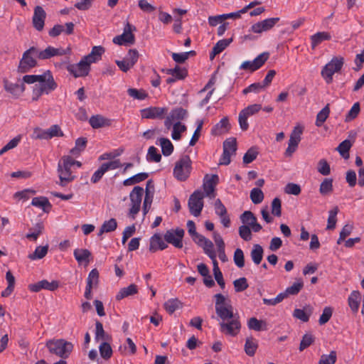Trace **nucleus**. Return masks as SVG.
Masks as SVG:
<instances>
[{"instance_id":"f257e3e1","label":"nucleus","mask_w":364,"mask_h":364,"mask_svg":"<svg viewBox=\"0 0 364 364\" xmlns=\"http://www.w3.org/2000/svg\"><path fill=\"white\" fill-rule=\"evenodd\" d=\"M214 298L215 313L220 320V331L227 336H237L240 332L242 324L238 314L234 313L230 299L222 294H216Z\"/></svg>"},{"instance_id":"f03ea898","label":"nucleus","mask_w":364,"mask_h":364,"mask_svg":"<svg viewBox=\"0 0 364 364\" xmlns=\"http://www.w3.org/2000/svg\"><path fill=\"white\" fill-rule=\"evenodd\" d=\"M46 346L51 354L63 360L68 358L73 349V343L64 339H50L46 341Z\"/></svg>"},{"instance_id":"7ed1b4c3","label":"nucleus","mask_w":364,"mask_h":364,"mask_svg":"<svg viewBox=\"0 0 364 364\" xmlns=\"http://www.w3.org/2000/svg\"><path fill=\"white\" fill-rule=\"evenodd\" d=\"M191 169L190 157L188 155H183L176 161L173 168V175L177 180L185 181L189 177Z\"/></svg>"},{"instance_id":"20e7f679","label":"nucleus","mask_w":364,"mask_h":364,"mask_svg":"<svg viewBox=\"0 0 364 364\" xmlns=\"http://www.w3.org/2000/svg\"><path fill=\"white\" fill-rule=\"evenodd\" d=\"M343 63V58L334 57L322 68L321 75L326 83L329 84L333 82V75L341 70Z\"/></svg>"},{"instance_id":"39448f33","label":"nucleus","mask_w":364,"mask_h":364,"mask_svg":"<svg viewBox=\"0 0 364 364\" xmlns=\"http://www.w3.org/2000/svg\"><path fill=\"white\" fill-rule=\"evenodd\" d=\"M37 53L38 49L35 47H31L23 53L17 68L18 73H26L36 67L37 62L33 56H36Z\"/></svg>"},{"instance_id":"423d86ee","label":"nucleus","mask_w":364,"mask_h":364,"mask_svg":"<svg viewBox=\"0 0 364 364\" xmlns=\"http://www.w3.org/2000/svg\"><path fill=\"white\" fill-rule=\"evenodd\" d=\"M144 188L140 186H135L129 193L130 208L129 216L135 219L136 215L141 209L142 196L144 195Z\"/></svg>"},{"instance_id":"0eeeda50","label":"nucleus","mask_w":364,"mask_h":364,"mask_svg":"<svg viewBox=\"0 0 364 364\" xmlns=\"http://www.w3.org/2000/svg\"><path fill=\"white\" fill-rule=\"evenodd\" d=\"M205 194L200 190L195 191L189 197L188 205L191 215L198 217L203 208V198Z\"/></svg>"},{"instance_id":"6e6552de","label":"nucleus","mask_w":364,"mask_h":364,"mask_svg":"<svg viewBox=\"0 0 364 364\" xmlns=\"http://www.w3.org/2000/svg\"><path fill=\"white\" fill-rule=\"evenodd\" d=\"M136 30V27L127 22L122 34L115 36L113 38V43L117 45H133L135 42L133 31Z\"/></svg>"},{"instance_id":"1a4fd4ad","label":"nucleus","mask_w":364,"mask_h":364,"mask_svg":"<svg viewBox=\"0 0 364 364\" xmlns=\"http://www.w3.org/2000/svg\"><path fill=\"white\" fill-rule=\"evenodd\" d=\"M185 234L183 229L177 228L176 229H171L164 234V240L166 242L171 244L176 248L183 247V238Z\"/></svg>"},{"instance_id":"9d476101","label":"nucleus","mask_w":364,"mask_h":364,"mask_svg":"<svg viewBox=\"0 0 364 364\" xmlns=\"http://www.w3.org/2000/svg\"><path fill=\"white\" fill-rule=\"evenodd\" d=\"M269 56V53L264 52L256 57L253 60L244 61L240 66V70H249L251 72L255 71L260 68Z\"/></svg>"},{"instance_id":"9b49d317","label":"nucleus","mask_w":364,"mask_h":364,"mask_svg":"<svg viewBox=\"0 0 364 364\" xmlns=\"http://www.w3.org/2000/svg\"><path fill=\"white\" fill-rule=\"evenodd\" d=\"M279 21V18H269L254 23L250 28V31L255 33H262L271 30L277 23Z\"/></svg>"},{"instance_id":"f8f14e48","label":"nucleus","mask_w":364,"mask_h":364,"mask_svg":"<svg viewBox=\"0 0 364 364\" xmlns=\"http://www.w3.org/2000/svg\"><path fill=\"white\" fill-rule=\"evenodd\" d=\"M57 87V84L54 81L53 77L50 76V78L43 82L41 85H36L33 89V95L36 97H33V100H37L43 94H49L52 91L55 90Z\"/></svg>"},{"instance_id":"ddd939ff","label":"nucleus","mask_w":364,"mask_h":364,"mask_svg":"<svg viewBox=\"0 0 364 364\" xmlns=\"http://www.w3.org/2000/svg\"><path fill=\"white\" fill-rule=\"evenodd\" d=\"M90 70V64L84 58L77 64L70 65L68 70L75 77H84L88 75Z\"/></svg>"},{"instance_id":"4468645a","label":"nucleus","mask_w":364,"mask_h":364,"mask_svg":"<svg viewBox=\"0 0 364 364\" xmlns=\"http://www.w3.org/2000/svg\"><path fill=\"white\" fill-rule=\"evenodd\" d=\"M242 223L245 225H249L255 232H259L262 227L257 223V219L255 215L250 210H245L240 216Z\"/></svg>"},{"instance_id":"2eb2a0df","label":"nucleus","mask_w":364,"mask_h":364,"mask_svg":"<svg viewBox=\"0 0 364 364\" xmlns=\"http://www.w3.org/2000/svg\"><path fill=\"white\" fill-rule=\"evenodd\" d=\"M167 110L166 107H150L142 109L141 114V117L145 119H163Z\"/></svg>"},{"instance_id":"dca6fc26","label":"nucleus","mask_w":364,"mask_h":364,"mask_svg":"<svg viewBox=\"0 0 364 364\" xmlns=\"http://www.w3.org/2000/svg\"><path fill=\"white\" fill-rule=\"evenodd\" d=\"M59 287V283L58 281H52L48 282L46 279H43L36 283L31 284L28 286V289L30 291L33 292H38L41 289H46L48 291H53L56 290Z\"/></svg>"},{"instance_id":"f3484780","label":"nucleus","mask_w":364,"mask_h":364,"mask_svg":"<svg viewBox=\"0 0 364 364\" xmlns=\"http://www.w3.org/2000/svg\"><path fill=\"white\" fill-rule=\"evenodd\" d=\"M46 18V14L43 7H41V6H36L34 8L32 23L33 27L37 31H41L43 29Z\"/></svg>"},{"instance_id":"a211bd4d","label":"nucleus","mask_w":364,"mask_h":364,"mask_svg":"<svg viewBox=\"0 0 364 364\" xmlns=\"http://www.w3.org/2000/svg\"><path fill=\"white\" fill-rule=\"evenodd\" d=\"M219 181L218 176L216 174H213L211 176L206 175L203 180V190L205 192V195L210 198H213L215 196L214 191L216 185L218 184Z\"/></svg>"},{"instance_id":"6ab92c4d","label":"nucleus","mask_w":364,"mask_h":364,"mask_svg":"<svg viewBox=\"0 0 364 364\" xmlns=\"http://www.w3.org/2000/svg\"><path fill=\"white\" fill-rule=\"evenodd\" d=\"M3 82L5 90L16 97H19L25 91V85L23 83H13L6 79H4Z\"/></svg>"},{"instance_id":"aec40b11","label":"nucleus","mask_w":364,"mask_h":364,"mask_svg":"<svg viewBox=\"0 0 364 364\" xmlns=\"http://www.w3.org/2000/svg\"><path fill=\"white\" fill-rule=\"evenodd\" d=\"M167 244L164 241L160 234L156 233L150 238L149 250L156 252L158 250H164L167 248Z\"/></svg>"},{"instance_id":"412c9836","label":"nucleus","mask_w":364,"mask_h":364,"mask_svg":"<svg viewBox=\"0 0 364 364\" xmlns=\"http://www.w3.org/2000/svg\"><path fill=\"white\" fill-rule=\"evenodd\" d=\"M191 238L198 246L203 249L205 253L213 248V242L199 233L192 236Z\"/></svg>"},{"instance_id":"4be33fe9","label":"nucleus","mask_w":364,"mask_h":364,"mask_svg":"<svg viewBox=\"0 0 364 364\" xmlns=\"http://www.w3.org/2000/svg\"><path fill=\"white\" fill-rule=\"evenodd\" d=\"M104 52L105 49L102 46H94L91 53L83 58L88 63L91 64L99 61Z\"/></svg>"},{"instance_id":"5701e85b","label":"nucleus","mask_w":364,"mask_h":364,"mask_svg":"<svg viewBox=\"0 0 364 364\" xmlns=\"http://www.w3.org/2000/svg\"><path fill=\"white\" fill-rule=\"evenodd\" d=\"M331 38V36L329 33L322 31L318 32L311 36V43L312 49H314L318 45L324 41H329Z\"/></svg>"},{"instance_id":"b1692460","label":"nucleus","mask_w":364,"mask_h":364,"mask_svg":"<svg viewBox=\"0 0 364 364\" xmlns=\"http://www.w3.org/2000/svg\"><path fill=\"white\" fill-rule=\"evenodd\" d=\"M247 327L250 330L256 331H266L267 329V323L262 320H258L255 317H252L247 321Z\"/></svg>"},{"instance_id":"393cba45","label":"nucleus","mask_w":364,"mask_h":364,"mask_svg":"<svg viewBox=\"0 0 364 364\" xmlns=\"http://www.w3.org/2000/svg\"><path fill=\"white\" fill-rule=\"evenodd\" d=\"M58 173L60 181L58 184L62 187L66 186L69 183L72 182L75 176L73 175L72 171H64L60 168H58Z\"/></svg>"},{"instance_id":"a878e982","label":"nucleus","mask_w":364,"mask_h":364,"mask_svg":"<svg viewBox=\"0 0 364 364\" xmlns=\"http://www.w3.org/2000/svg\"><path fill=\"white\" fill-rule=\"evenodd\" d=\"M232 41V38H225L218 41L213 48V50L210 53V58H213L216 55L223 52Z\"/></svg>"},{"instance_id":"bb28decb","label":"nucleus","mask_w":364,"mask_h":364,"mask_svg":"<svg viewBox=\"0 0 364 364\" xmlns=\"http://www.w3.org/2000/svg\"><path fill=\"white\" fill-rule=\"evenodd\" d=\"M89 123L93 129H99L109 125V120L101 115L92 116L89 119Z\"/></svg>"},{"instance_id":"cd10ccee","label":"nucleus","mask_w":364,"mask_h":364,"mask_svg":"<svg viewBox=\"0 0 364 364\" xmlns=\"http://www.w3.org/2000/svg\"><path fill=\"white\" fill-rule=\"evenodd\" d=\"M312 314V309L310 306L301 309H296L293 312V316L303 322H307Z\"/></svg>"},{"instance_id":"c85d7f7f","label":"nucleus","mask_w":364,"mask_h":364,"mask_svg":"<svg viewBox=\"0 0 364 364\" xmlns=\"http://www.w3.org/2000/svg\"><path fill=\"white\" fill-rule=\"evenodd\" d=\"M348 305L353 312L358 311L360 302V294L358 291H353L348 296Z\"/></svg>"},{"instance_id":"c756f323","label":"nucleus","mask_w":364,"mask_h":364,"mask_svg":"<svg viewBox=\"0 0 364 364\" xmlns=\"http://www.w3.org/2000/svg\"><path fill=\"white\" fill-rule=\"evenodd\" d=\"M138 292V288L136 284H132L127 287L122 288L116 295L117 300H121L129 296H132Z\"/></svg>"},{"instance_id":"7c9ffc66","label":"nucleus","mask_w":364,"mask_h":364,"mask_svg":"<svg viewBox=\"0 0 364 364\" xmlns=\"http://www.w3.org/2000/svg\"><path fill=\"white\" fill-rule=\"evenodd\" d=\"M73 255L79 264L83 262L87 264L90 262L89 258L91 256V252L87 249H75Z\"/></svg>"},{"instance_id":"2f4dec72","label":"nucleus","mask_w":364,"mask_h":364,"mask_svg":"<svg viewBox=\"0 0 364 364\" xmlns=\"http://www.w3.org/2000/svg\"><path fill=\"white\" fill-rule=\"evenodd\" d=\"M44 225L42 222H38L34 226L29 229V232L26 235L27 239L36 241L40 235H41Z\"/></svg>"},{"instance_id":"473e14b6","label":"nucleus","mask_w":364,"mask_h":364,"mask_svg":"<svg viewBox=\"0 0 364 364\" xmlns=\"http://www.w3.org/2000/svg\"><path fill=\"white\" fill-rule=\"evenodd\" d=\"M263 248L260 245L256 244L253 245L250 252V256L253 262L256 265H258L261 263L263 258Z\"/></svg>"},{"instance_id":"72a5a7b5","label":"nucleus","mask_w":364,"mask_h":364,"mask_svg":"<svg viewBox=\"0 0 364 364\" xmlns=\"http://www.w3.org/2000/svg\"><path fill=\"white\" fill-rule=\"evenodd\" d=\"M95 340L102 342L109 341L111 337L105 331L102 323L97 321L95 323Z\"/></svg>"},{"instance_id":"f704fd0d","label":"nucleus","mask_w":364,"mask_h":364,"mask_svg":"<svg viewBox=\"0 0 364 364\" xmlns=\"http://www.w3.org/2000/svg\"><path fill=\"white\" fill-rule=\"evenodd\" d=\"M258 348L257 341L250 337L247 338L245 343V352L249 356H253Z\"/></svg>"},{"instance_id":"c9c22d12","label":"nucleus","mask_w":364,"mask_h":364,"mask_svg":"<svg viewBox=\"0 0 364 364\" xmlns=\"http://www.w3.org/2000/svg\"><path fill=\"white\" fill-rule=\"evenodd\" d=\"M159 145L161 146V148L162 154L165 156H170L173 153V146L171 141L168 139L163 138V137L160 138L159 139Z\"/></svg>"},{"instance_id":"e433bc0d","label":"nucleus","mask_w":364,"mask_h":364,"mask_svg":"<svg viewBox=\"0 0 364 364\" xmlns=\"http://www.w3.org/2000/svg\"><path fill=\"white\" fill-rule=\"evenodd\" d=\"M31 205L41 208L45 212H47L46 208H50L51 207L48 199L43 196L33 198L31 201Z\"/></svg>"},{"instance_id":"4c0bfd02","label":"nucleus","mask_w":364,"mask_h":364,"mask_svg":"<svg viewBox=\"0 0 364 364\" xmlns=\"http://www.w3.org/2000/svg\"><path fill=\"white\" fill-rule=\"evenodd\" d=\"M229 126L230 124L228 119L227 117H224L221 119L218 124H216L212 132L215 134H221L228 130Z\"/></svg>"},{"instance_id":"58836bf2","label":"nucleus","mask_w":364,"mask_h":364,"mask_svg":"<svg viewBox=\"0 0 364 364\" xmlns=\"http://www.w3.org/2000/svg\"><path fill=\"white\" fill-rule=\"evenodd\" d=\"M168 115L170 116V118H172L174 121L178 122L188 117V112L182 107H177L172 109Z\"/></svg>"},{"instance_id":"ea45409f","label":"nucleus","mask_w":364,"mask_h":364,"mask_svg":"<svg viewBox=\"0 0 364 364\" xmlns=\"http://www.w3.org/2000/svg\"><path fill=\"white\" fill-rule=\"evenodd\" d=\"M48 251V245L38 246L34 252L28 255V258L31 260L41 259L47 255Z\"/></svg>"},{"instance_id":"a19ab883","label":"nucleus","mask_w":364,"mask_h":364,"mask_svg":"<svg viewBox=\"0 0 364 364\" xmlns=\"http://www.w3.org/2000/svg\"><path fill=\"white\" fill-rule=\"evenodd\" d=\"M166 73L171 75L176 78L177 80H183L187 75V70L179 66H176L173 69H168Z\"/></svg>"},{"instance_id":"79ce46f5","label":"nucleus","mask_w":364,"mask_h":364,"mask_svg":"<svg viewBox=\"0 0 364 364\" xmlns=\"http://www.w3.org/2000/svg\"><path fill=\"white\" fill-rule=\"evenodd\" d=\"M100 355L102 358L107 360L112 355V349L108 341L102 342L99 346Z\"/></svg>"},{"instance_id":"37998d69","label":"nucleus","mask_w":364,"mask_h":364,"mask_svg":"<svg viewBox=\"0 0 364 364\" xmlns=\"http://www.w3.org/2000/svg\"><path fill=\"white\" fill-rule=\"evenodd\" d=\"M330 113L329 105H326L316 116V125L321 127L328 118Z\"/></svg>"},{"instance_id":"c03bdc74","label":"nucleus","mask_w":364,"mask_h":364,"mask_svg":"<svg viewBox=\"0 0 364 364\" xmlns=\"http://www.w3.org/2000/svg\"><path fill=\"white\" fill-rule=\"evenodd\" d=\"M186 130V127L180 122H176L173 125L171 137L173 140H179L181 137V133Z\"/></svg>"},{"instance_id":"a18cd8bd","label":"nucleus","mask_w":364,"mask_h":364,"mask_svg":"<svg viewBox=\"0 0 364 364\" xmlns=\"http://www.w3.org/2000/svg\"><path fill=\"white\" fill-rule=\"evenodd\" d=\"M181 306V301L177 299H170L164 303V308L169 314H173Z\"/></svg>"},{"instance_id":"49530a36","label":"nucleus","mask_w":364,"mask_h":364,"mask_svg":"<svg viewBox=\"0 0 364 364\" xmlns=\"http://www.w3.org/2000/svg\"><path fill=\"white\" fill-rule=\"evenodd\" d=\"M252 228L249 225H242L239 227L238 233L240 237L245 241H250L252 238Z\"/></svg>"},{"instance_id":"de8ad7c7","label":"nucleus","mask_w":364,"mask_h":364,"mask_svg":"<svg viewBox=\"0 0 364 364\" xmlns=\"http://www.w3.org/2000/svg\"><path fill=\"white\" fill-rule=\"evenodd\" d=\"M338 213V208L337 206L334 207L333 209L329 210L326 229L332 230L335 228L337 221L336 216Z\"/></svg>"},{"instance_id":"09e8293b","label":"nucleus","mask_w":364,"mask_h":364,"mask_svg":"<svg viewBox=\"0 0 364 364\" xmlns=\"http://www.w3.org/2000/svg\"><path fill=\"white\" fill-rule=\"evenodd\" d=\"M304 287V283L301 279H298L296 282H294L291 286L287 287L285 289V292L287 296L290 295H296L301 291V289Z\"/></svg>"},{"instance_id":"8fccbe9b","label":"nucleus","mask_w":364,"mask_h":364,"mask_svg":"<svg viewBox=\"0 0 364 364\" xmlns=\"http://www.w3.org/2000/svg\"><path fill=\"white\" fill-rule=\"evenodd\" d=\"M223 148L224 150L228 151V152H230L233 155L236 154L237 151V141L236 139L234 137H230L227 139L223 142Z\"/></svg>"},{"instance_id":"3c124183","label":"nucleus","mask_w":364,"mask_h":364,"mask_svg":"<svg viewBox=\"0 0 364 364\" xmlns=\"http://www.w3.org/2000/svg\"><path fill=\"white\" fill-rule=\"evenodd\" d=\"M250 197L254 204H259L264 200V193L259 188H254L250 191Z\"/></svg>"},{"instance_id":"603ef678","label":"nucleus","mask_w":364,"mask_h":364,"mask_svg":"<svg viewBox=\"0 0 364 364\" xmlns=\"http://www.w3.org/2000/svg\"><path fill=\"white\" fill-rule=\"evenodd\" d=\"M333 191V179L325 178L321 183L319 192L321 195H327Z\"/></svg>"},{"instance_id":"864d4df0","label":"nucleus","mask_w":364,"mask_h":364,"mask_svg":"<svg viewBox=\"0 0 364 364\" xmlns=\"http://www.w3.org/2000/svg\"><path fill=\"white\" fill-rule=\"evenodd\" d=\"M47 140L55 136H63V132L58 124H53L50 128L46 129Z\"/></svg>"},{"instance_id":"5fc2aeb1","label":"nucleus","mask_w":364,"mask_h":364,"mask_svg":"<svg viewBox=\"0 0 364 364\" xmlns=\"http://www.w3.org/2000/svg\"><path fill=\"white\" fill-rule=\"evenodd\" d=\"M336 352L335 350H332L328 355H322L318 361V364H334L336 362Z\"/></svg>"},{"instance_id":"6e6d98bb","label":"nucleus","mask_w":364,"mask_h":364,"mask_svg":"<svg viewBox=\"0 0 364 364\" xmlns=\"http://www.w3.org/2000/svg\"><path fill=\"white\" fill-rule=\"evenodd\" d=\"M73 164L71 161V156H64L60 160L58 164V168H60L64 171H72Z\"/></svg>"},{"instance_id":"4d7b16f0","label":"nucleus","mask_w":364,"mask_h":364,"mask_svg":"<svg viewBox=\"0 0 364 364\" xmlns=\"http://www.w3.org/2000/svg\"><path fill=\"white\" fill-rule=\"evenodd\" d=\"M258 151L256 147H251L247 150L243 156V163L248 164L252 162L257 156Z\"/></svg>"},{"instance_id":"13d9d810","label":"nucleus","mask_w":364,"mask_h":364,"mask_svg":"<svg viewBox=\"0 0 364 364\" xmlns=\"http://www.w3.org/2000/svg\"><path fill=\"white\" fill-rule=\"evenodd\" d=\"M315 338L311 333H306L303 336L299 346V350L303 351L314 342Z\"/></svg>"},{"instance_id":"bf43d9fd","label":"nucleus","mask_w":364,"mask_h":364,"mask_svg":"<svg viewBox=\"0 0 364 364\" xmlns=\"http://www.w3.org/2000/svg\"><path fill=\"white\" fill-rule=\"evenodd\" d=\"M233 260L237 267L242 268L245 266L244 253L240 248H237L235 250Z\"/></svg>"},{"instance_id":"052dcab7","label":"nucleus","mask_w":364,"mask_h":364,"mask_svg":"<svg viewBox=\"0 0 364 364\" xmlns=\"http://www.w3.org/2000/svg\"><path fill=\"white\" fill-rule=\"evenodd\" d=\"M351 146L350 141L348 139H346L338 145L336 149L343 157L346 158L348 156V151Z\"/></svg>"},{"instance_id":"680f3d73","label":"nucleus","mask_w":364,"mask_h":364,"mask_svg":"<svg viewBox=\"0 0 364 364\" xmlns=\"http://www.w3.org/2000/svg\"><path fill=\"white\" fill-rule=\"evenodd\" d=\"M317 171L323 176H328L331 173V167L326 159H321L318 162Z\"/></svg>"},{"instance_id":"e2e57ef3","label":"nucleus","mask_w":364,"mask_h":364,"mask_svg":"<svg viewBox=\"0 0 364 364\" xmlns=\"http://www.w3.org/2000/svg\"><path fill=\"white\" fill-rule=\"evenodd\" d=\"M128 95L134 99L143 100L148 97L147 93L144 90H139L135 88H129L127 90Z\"/></svg>"},{"instance_id":"0e129e2a","label":"nucleus","mask_w":364,"mask_h":364,"mask_svg":"<svg viewBox=\"0 0 364 364\" xmlns=\"http://www.w3.org/2000/svg\"><path fill=\"white\" fill-rule=\"evenodd\" d=\"M55 48L52 46L47 47L45 50L39 51L36 53V57L41 60H46L55 56Z\"/></svg>"},{"instance_id":"69168bd1","label":"nucleus","mask_w":364,"mask_h":364,"mask_svg":"<svg viewBox=\"0 0 364 364\" xmlns=\"http://www.w3.org/2000/svg\"><path fill=\"white\" fill-rule=\"evenodd\" d=\"M234 288L236 292H241L247 289L249 287L247 280L245 277H241L233 282Z\"/></svg>"},{"instance_id":"338daca9","label":"nucleus","mask_w":364,"mask_h":364,"mask_svg":"<svg viewBox=\"0 0 364 364\" xmlns=\"http://www.w3.org/2000/svg\"><path fill=\"white\" fill-rule=\"evenodd\" d=\"M146 159L149 161L159 162L161 159V156L158 152L157 149L152 146L148 149Z\"/></svg>"},{"instance_id":"774afa93","label":"nucleus","mask_w":364,"mask_h":364,"mask_svg":"<svg viewBox=\"0 0 364 364\" xmlns=\"http://www.w3.org/2000/svg\"><path fill=\"white\" fill-rule=\"evenodd\" d=\"M302 132L303 127L300 125L296 126L290 134V138L289 141L299 144L301 139V136L302 134Z\"/></svg>"}]
</instances>
